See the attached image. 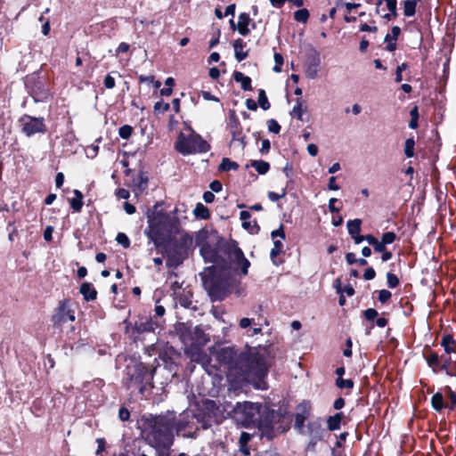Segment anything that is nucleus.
Returning a JSON list of instances; mask_svg holds the SVG:
<instances>
[{
  "instance_id": "nucleus-58",
  "label": "nucleus",
  "mask_w": 456,
  "mask_h": 456,
  "mask_svg": "<svg viewBox=\"0 0 456 456\" xmlns=\"http://www.w3.org/2000/svg\"><path fill=\"white\" fill-rule=\"evenodd\" d=\"M282 252L277 250L276 248H272L270 252V258L274 265H280L283 261L278 260V256Z\"/></svg>"
},
{
  "instance_id": "nucleus-46",
  "label": "nucleus",
  "mask_w": 456,
  "mask_h": 456,
  "mask_svg": "<svg viewBox=\"0 0 456 456\" xmlns=\"http://www.w3.org/2000/svg\"><path fill=\"white\" fill-rule=\"evenodd\" d=\"M170 110V104L167 102H164L163 100H160L155 102L153 106V110L156 115L163 114Z\"/></svg>"
},
{
  "instance_id": "nucleus-47",
  "label": "nucleus",
  "mask_w": 456,
  "mask_h": 456,
  "mask_svg": "<svg viewBox=\"0 0 456 456\" xmlns=\"http://www.w3.org/2000/svg\"><path fill=\"white\" fill-rule=\"evenodd\" d=\"M378 293V300L382 304H387L392 297V293L387 289H380L376 291Z\"/></svg>"
},
{
  "instance_id": "nucleus-38",
  "label": "nucleus",
  "mask_w": 456,
  "mask_h": 456,
  "mask_svg": "<svg viewBox=\"0 0 456 456\" xmlns=\"http://www.w3.org/2000/svg\"><path fill=\"white\" fill-rule=\"evenodd\" d=\"M306 110V107L303 108V101L301 98L296 100V105L293 107L290 115L297 118L298 120L303 119V114Z\"/></svg>"
},
{
  "instance_id": "nucleus-33",
  "label": "nucleus",
  "mask_w": 456,
  "mask_h": 456,
  "mask_svg": "<svg viewBox=\"0 0 456 456\" xmlns=\"http://www.w3.org/2000/svg\"><path fill=\"white\" fill-rule=\"evenodd\" d=\"M442 390L444 391V395L449 399V402H446V409L454 411L456 407V392H454L449 386H445Z\"/></svg>"
},
{
  "instance_id": "nucleus-8",
  "label": "nucleus",
  "mask_w": 456,
  "mask_h": 456,
  "mask_svg": "<svg viewBox=\"0 0 456 456\" xmlns=\"http://www.w3.org/2000/svg\"><path fill=\"white\" fill-rule=\"evenodd\" d=\"M185 129L190 133L185 134L181 132L175 143V150L183 155L205 153L210 150V144L197 134L190 126L184 124Z\"/></svg>"
},
{
  "instance_id": "nucleus-14",
  "label": "nucleus",
  "mask_w": 456,
  "mask_h": 456,
  "mask_svg": "<svg viewBox=\"0 0 456 456\" xmlns=\"http://www.w3.org/2000/svg\"><path fill=\"white\" fill-rule=\"evenodd\" d=\"M75 320V312L69 308V300L66 298L61 300L51 317L53 327L60 329L68 321L74 322Z\"/></svg>"
},
{
  "instance_id": "nucleus-36",
  "label": "nucleus",
  "mask_w": 456,
  "mask_h": 456,
  "mask_svg": "<svg viewBox=\"0 0 456 456\" xmlns=\"http://www.w3.org/2000/svg\"><path fill=\"white\" fill-rule=\"evenodd\" d=\"M239 164L235 161L231 160L229 158H223L219 167L218 171L220 172H229L231 170H238Z\"/></svg>"
},
{
  "instance_id": "nucleus-49",
  "label": "nucleus",
  "mask_w": 456,
  "mask_h": 456,
  "mask_svg": "<svg viewBox=\"0 0 456 456\" xmlns=\"http://www.w3.org/2000/svg\"><path fill=\"white\" fill-rule=\"evenodd\" d=\"M133 134V127L129 125H124L119 127L118 134L122 139H129Z\"/></svg>"
},
{
  "instance_id": "nucleus-13",
  "label": "nucleus",
  "mask_w": 456,
  "mask_h": 456,
  "mask_svg": "<svg viewBox=\"0 0 456 456\" xmlns=\"http://www.w3.org/2000/svg\"><path fill=\"white\" fill-rule=\"evenodd\" d=\"M213 231L215 230L213 229L209 232L208 229L203 228L198 232L195 237L196 245L200 247V253L205 263L216 259V244L211 246L208 242L210 235L215 237L212 233Z\"/></svg>"
},
{
  "instance_id": "nucleus-43",
  "label": "nucleus",
  "mask_w": 456,
  "mask_h": 456,
  "mask_svg": "<svg viewBox=\"0 0 456 456\" xmlns=\"http://www.w3.org/2000/svg\"><path fill=\"white\" fill-rule=\"evenodd\" d=\"M15 220L9 221L6 226V229L10 231L8 234V240L11 242L14 241L17 238H19V230L15 226Z\"/></svg>"
},
{
  "instance_id": "nucleus-57",
  "label": "nucleus",
  "mask_w": 456,
  "mask_h": 456,
  "mask_svg": "<svg viewBox=\"0 0 456 456\" xmlns=\"http://www.w3.org/2000/svg\"><path fill=\"white\" fill-rule=\"evenodd\" d=\"M271 237L274 240L277 237H280L282 240H285L286 234L284 231V226L282 224H280V227L271 232Z\"/></svg>"
},
{
  "instance_id": "nucleus-52",
  "label": "nucleus",
  "mask_w": 456,
  "mask_h": 456,
  "mask_svg": "<svg viewBox=\"0 0 456 456\" xmlns=\"http://www.w3.org/2000/svg\"><path fill=\"white\" fill-rule=\"evenodd\" d=\"M273 58H274L275 65L273 66V70L274 72L279 73L281 71V66L283 65V61H284L283 56L279 53H274Z\"/></svg>"
},
{
  "instance_id": "nucleus-53",
  "label": "nucleus",
  "mask_w": 456,
  "mask_h": 456,
  "mask_svg": "<svg viewBox=\"0 0 456 456\" xmlns=\"http://www.w3.org/2000/svg\"><path fill=\"white\" fill-rule=\"evenodd\" d=\"M407 69H408V63L407 62H403V63H401L400 65L397 66L396 70H395V83L402 82V80H403L402 73H403V71H404Z\"/></svg>"
},
{
  "instance_id": "nucleus-34",
  "label": "nucleus",
  "mask_w": 456,
  "mask_h": 456,
  "mask_svg": "<svg viewBox=\"0 0 456 456\" xmlns=\"http://www.w3.org/2000/svg\"><path fill=\"white\" fill-rule=\"evenodd\" d=\"M193 214L196 216V218L201 220H208L211 216L209 209L201 202H198L196 204L195 208L193 210Z\"/></svg>"
},
{
  "instance_id": "nucleus-27",
  "label": "nucleus",
  "mask_w": 456,
  "mask_h": 456,
  "mask_svg": "<svg viewBox=\"0 0 456 456\" xmlns=\"http://www.w3.org/2000/svg\"><path fill=\"white\" fill-rule=\"evenodd\" d=\"M79 292L82 294L84 300L87 302L97 298V290L90 282H83L79 288Z\"/></svg>"
},
{
  "instance_id": "nucleus-28",
  "label": "nucleus",
  "mask_w": 456,
  "mask_h": 456,
  "mask_svg": "<svg viewBox=\"0 0 456 456\" xmlns=\"http://www.w3.org/2000/svg\"><path fill=\"white\" fill-rule=\"evenodd\" d=\"M444 393L440 391L435 393L430 400L432 408L437 411L442 412L444 409L447 408L446 402L444 400Z\"/></svg>"
},
{
  "instance_id": "nucleus-51",
  "label": "nucleus",
  "mask_w": 456,
  "mask_h": 456,
  "mask_svg": "<svg viewBox=\"0 0 456 456\" xmlns=\"http://www.w3.org/2000/svg\"><path fill=\"white\" fill-rule=\"evenodd\" d=\"M397 239L396 234L394 232H384L381 236V240L386 244L389 245L394 243Z\"/></svg>"
},
{
  "instance_id": "nucleus-31",
  "label": "nucleus",
  "mask_w": 456,
  "mask_h": 456,
  "mask_svg": "<svg viewBox=\"0 0 456 456\" xmlns=\"http://www.w3.org/2000/svg\"><path fill=\"white\" fill-rule=\"evenodd\" d=\"M73 193L75 197L69 200L70 208L74 212L79 213L81 212L84 205V195L79 190L77 189L73 191Z\"/></svg>"
},
{
  "instance_id": "nucleus-18",
  "label": "nucleus",
  "mask_w": 456,
  "mask_h": 456,
  "mask_svg": "<svg viewBox=\"0 0 456 456\" xmlns=\"http://www.w3.org/2000/svg\"><path fill=\"white\" fill-rule=\"evenodd\" d=\"M228 126L232 134V142L238 141L240 143L241 148L244 149L247 145V137L243 134L240 119L233 110H230Z\"/></svg>"
},
{
  "instance_id": "nucleus-32",
  "label": "nucleus",
  "mask_w": 456,
  "mask_h": 456,
  "mask_svg": "<svg viewBox=\"0 0 456 456\" xmlns=\"http://www.w3.org/2000/svg\"><path fill=\"white\" fill-rule=\"evenodd\" d=\"M134 185L139 189L140 191H143L148 187L149 177L147 172L140 170L137 178L134 179Z\"/></svg>"
},
{
  "instance_id": "nucleus-37",
  "label": "nucleus",
  "mask_w": 456,
  "mask_h": 456,
  "mask_svg": "<svg viewBox=\"0 0 456 456\" xmlns=\"http://www.w3.org/2000/svg\"><path fill=\"white\" fill-rule=\"evenodd\" d=\"M362 221L360 218H355L353 220H348L346 223V227L348 230L349 235H357L361 232Z\"/></svg>"
},
{
  "instance_id": "nucleus-6",
  "label": "nucleus",
  "mask_w": 456,
  "mask_h": 456,
  "mask_svg": "<svg viewBox=\"0 0 456 456\" xmlns=\"http://www.w3.org/2000/svg\"><path fill=\"white\" fill-rule=\"evenodd\" d=\"M156 367L151 369L143 362L135 363L132 367H126V378L123 379V385L131 395H140L141 397H146L151 394L153 388V376Z\"/></svg>"
},
{
  "instance_id": "nucleus-9",
  "label": "nucleus",
  "mask_w": 456,
  "mask_h": 456,
  "mask_svg": "<svg viewBox=\"0 0 456 456\" xmlns=\"http://www.w3.org/2000/svg\"><path fill=\"white\" fill-rule=\"evenodd\" d=\"M192 243V238L188 233L181 235L178 239H170L169 242L161 248L167 254V265L176 268L188 257V250Z\"/></svg>"
},
{
  "instance_id": "nucleus-5",
  "label": "nucleus",
  "mask_w": 456,
  "mask_h": 456,
  "mask_svg": "<svg viewBox=\"0 0 456 456\" xmlns=\"http://www.w3.org/2000/svg\"><path fill=\"white\" fill-rule=\"evenodd\" d=\"M148 224L145 234L157 248L167 244L178 230V220L163 212L149 216Z\"/></svg>"
},
{
  "instance_id": "nucleus-1",
  "label": "nucleus",
  "mask_w": 456,
  "mask_h": 456,
  "mask_svg": "<svg viewBox=\"0 0 456 456\" xmlns=\"http://www.w3.org/2000/svg\"><path fill=\"white\" fill-rule=\"evenodd\" d=\"M216 359L226 370L230 389L238 391L248 385L256 390L269 388L267 378L274 360L271 346H247L242 352L227 346L218 351Z\"/></svg>"
},
{
  "instance_id": "nucleus-40",
  "label": "nucleus",
  "mask_w": 456,
  "mask_h": 456,
  "mask_svg": "<svg viewBox=\"0 0 456 456\" xmlns=\"http://www.w3.org/2000/svg\"><path fill=\"white\" fill-rule=\"evenodd\" d=\"M335 385L339 389L346 388V389H348L349 391H351L354 388V382L350 379H345L343 378H337V379L335 381ZM349 394H350V392L346 393V395H349Z\"/></svg>"
},
{
  "instance_id": "nucleus-22",
  "label": "nucleus",
  "mask_w": 456,
  "mask_h": 456,
  "mask_svg": "<svg viewBox=\"0 0 456 456\" xmlns=\"http://www.w3.org/2000/svg\"><path fill=\"white\" fill-rule=\"evenodd\" d=\"M299 408H301V411L296 413L294 426L295 428L301 429L305 426V420L311 415L310 403H304L299 405Z\"/></svg>"
},
{
  "instance_id": "nucleus-60",
  "label": "nucleus",
  "mask_w": 456,
  "mask_h": 456,
  "mask_svg": "<svg viewBox=\"0 0 456 456\" xmlns=\"http://www.w3.org/2000/svg\"><path fill=\"white\" fill-rule=\"evenodd\" d=\"M118 418L121 421L128 420L130 418L129 410L125 406L120 407L118 411Z\"/></svg>"
},
{
  "instance_id": "nucleus-11",
  "label": "nucleus",
  "mask_w": 456,
  "mask_h": 456,
  "mask_svg": "<svg viewBox=\"0 0 456 456\" xmlns=\"http://www.w3.org/2000/svg\"><path fill=\"white\" fill-rule=\"evenodd\" d=\"M261 410L262 403H260L243 402L237 403L233 411L235 415L240 417L245 425L257 426Z\"/></svg>"
},
{
  "instance_id": "nucleus-24",
  "label": "nucleus",
  "mask_w": 456,
  "mask_h": 456,
  "mask_svg": "<svg viewBox=\"0 0 456 456\" xmlns=\"http://www.w3.org/2000/svg\"><path fill=\"white\" fill-rule=\"evenodd\" d=\"M379 315V313L374 308H368L364 311H362V316L365 318L366 321H374L376 319V325L379 328H384L388 323V319L385 317H379L377 318Z\"/></svg>"
},
{
  "instance_id": "nucleus-21",
  "label": "nucleus",
  "mask_w": 456,
  "mask_h": 456,
  "mask_svg": "<svg viewBox=\"0 0 456 456\" xmlns=\"http://www.w3.org/2000/svg\"><path fill=\"white\" fill-rule=\"evenodd\" d=\"M251 24V27L253 29L256 28V23H251V19L249 17V14L247 12H241L239 15V20L237 23V30L238 32L243 36L246 37L250 33V29L248 26Z\"/></svg>"
},
{
  "instance_id": "nucleus-59",
  "label": "nucleus",
  "mask_w": 456,
  "mask_h": 456,
  "mask_svg": "<svg viewBox=\"0 0 456 456\" xmlns=\"http://www.w3.org/2000/svg\"><path fill=\"white\" fill-rule=\"evenodd\" d=\"M242 227L246 230L251 229V233H258L260 231V226L257 224V223L255 221L254 225L251 226V223L248 221L242 222Z\"/></svg>"
},
{
  "instance_id": "nucleus-61",
  "label": "nucleus",
  "mask_w": 456,
  "mask_h": 456,
  "mask_svg": "<svg viewBox=\"0 0 456 456\" xmlns=\"http://www.w3.org/2000/svg\"><path fill=\"white\" fill-rule=\"evenodd\" d=\"M115 195L119 200H127L130 197V192L126 189L118 188L116 190Z\"/></svg>"
},
{
  "instance_id": "nucleus-25",
  "label": "nucleus",
  "mask_w": 456,
  "mask_h": 456,
  "mask_svg": "<svg viewBox=\"0 0 456 456\" xmlns=\"http://www.w3.org/2000/svg\"><path fill=\"white\" fill-rule=\"evenodd\" d=\"M234 49V56L235 59L240 62L248 58L249 50L244 51V48L247 46L246 42L241 38H237L233 41L232 44Z\"/></svg>"
},
{
  "instance_id": "nucleus-3",
  "label": "nucleus",
  "mask_w": 456,
  "mask_h": 456,
  "mask_svg": "<svg viewBox=\"0 0 456 456\" xmlns=\"http://www.w3.org/2000/svg\"><path fill=\"white\" fill-rule=\"evenodd\" d=\"M212 233L216 239V259L206 263L214 264L221 271L247 275L250 262L246 258L242 249L235 240H226L217 231Z\"/></svg>"
},
{
  "instance_id": "nucleus-50",
  "label": "nucleus",
  "mask_w": 456,
  "mask_h": 456,
  "mask_svg": "<svg viewBox=\"0 0 456 456\" xmlns=\"http://www.w3.org/2000/svg\"><path fill=\"white\" fill-rule=\"evenodd\" d=\"M117 242L123 248H127L130 247L131 241L127 235L124 232H118L116 237Z\"/></svg>"
},
{
  "instance_id": "nucleus-54",
  "label": "nucleus",
  "mask_w": 456,
  "mask_h": 456,
  "mask_svg": "<svg viewBox=\"0 0 456 456\" xmlns=\"http://www.w3.org/2000/svg\"><path fill=\"white\" fill-rule=\"evenodd\" d=\"M267 127H268L269 132L273 133L275 134H278L281 129L279 123L273 118L267 120Z\"/></svg>"
},
{
  "instance_id": "nucleus-62",
  "label": "nucleus",
  "mask_w": 456,
  "mask_h": 456,
  "mask_svg": "<svg viewBox=\"0 0 456 456\" xmlns=\"http://www.w3.org/2000/svg\"><path fill=\"white\" fill-rule=\"evenodd\" d=\"M154 315L151 317L154 318V320H159L162 318L166 313L165 307L163 305H156L154 309Z\"/></svg>"
},
{
  "instance_id": "nucleus-45",
  "label": "nucleus",
  "mask_w": 456,
  "mask_h": 456,
  "mask_svg": "<svg viewBox=\"0 0 456 456\" xmlns=\"http://www.w3.org/2000/svg\"><path fill=\"white\" fill-rule=\"evenodd\" d=\"M309 16V11L305 8L299 9L294 12V20L302 23H306Z\"/></svg>"
},
{
  "instance_id": "nucleus-15",
  "label": "nucleus",
  "mask_w": 456,
  "mask_h": 456,
  "mask_svg": "<svg viewBox=\"0 0 456 456\" xmlns=\"http://www.w3.org/2000/svg\"><path fill=\"white\" fill-rule=\"evenodd\" d=\"M26 87L35 102H44L50 97V89L40 77H33L26 82Z\"/></svg>"
},
{
  "instance_id": "nucleus-30",
  "label": "nucleus",
  "mask_w": 456,
  "mask_h": 456,
  "mask_svg": "<svg viewBox=\"0 0 456 456\" xmlns=\"http://www.w3.org/2000/svg\"><path fill=\"white\" fill-rule=\"evenodd\" d=\"M233 79L240 83L241 89L244 91H251V78L248 76H245L242 72L235 70L232 74Z\"/></svg>"
},
{
  "instance_id": "nucleus-48",
  "label": "nucleus",
  "mask_w": 456,
  "mask_h": 456,
  "mask_svg": "<svg viewBox=\"0 0 456 456\" xmlns=\"http://www.w3.org/2000/svg\"><path fill=\"white\" fill-rule=\"evenodd\" d=\"M387 284L388 288L395 289L399 286V278L393 273L388 272L387 273Z\"/></svg>"
},
{
  "instance_id": "nucleus-29",
  "label": "nucleus",
  "mask_w": 456,
  "mask_h": 456,
  "mask_svg": "<svg viewBox=\"0 0 456 456\" xmlns=\"http://www.w3.org/2000/svg\"><path fill=\"white\" fill-rule=\"evenodd\" d=\"M441 346L444 347L446 354L456 353V340L452 334H444L441 340Z\"/></svg>"
},
{
  "instance_id": "nucleus-10",
  "label": "nucleus",
  "mask_w": 456,
  "mask_h": 456,
  "mask_svg": "<svg viewBox=\"0 0 456 456\" xmlns=\"http://www.w3.org/2000/svg\"><path fill=\"white\" fill-rule=\"evenodd\" d=\"M18 125L21 134L27 137L35 134H45L47 132L45 120L43 117H34L28 114H23L18 119Z\"/></svg>"
},
{
  "instance_id": "nucleus-17",
  "label": "nucleus",
  "mask_w": 456,
  "mask_h": 456,
  "mask_svg": "<svg viewBox=\"0 0 456 456\" xmlns=\"http://www.w3.org/2000/svg\"><path fill=\"white\" fill-rule=\"evenodd\" d=\"M159 358L162 362L165 369L173 376L177 375L179 361L182 358L181 353L173 346H167L159 353Z\"/></svg>"
},
{
  "instance_id": "nucleus-26",
  "label": "nucleus",
  "mask_w": 456,
  "mask_h": 456,
  "mask_svg": "<svg viewBox=\"0 0 456 456\" xmlns=\"http://www.w3.org/2000/svg\"><path fill=\"white\" fill-rule=\"evenodd\" d=\"M345 415L342 411L336 412L334 415L329 416L326 419V426L329 431H336L340 429Z\"/></svg>"
},
{
  "instance_id": "nucleus-35",
  "label": "nucleus",
  "mask_w": 456,
  "mask_h": 456,
  "mask_svg": "<svg viewBox=\"0 0 456 456\" xmlns=\"http://www.w3.org/2000/svg\"><path fill=\"white\" fill-rule=\"evenodd\" d=\"M420 0H405L403 3V15L405 17H412L416 13L418 2Z\"/></svg>"
},
{
  "instance_id": "nucleus-2",
  "label": "nucleus",
  "mask_w": 456,
  "mask_h": 456,
  "mask_svg": "<svg viewBox=\"0 0 456 456\" xmlns=\"http://www.w3.org/2000/svg\"><path fill=\"white\" fill-rule=\"evenodd\" d=\"M175 411H166L159 415L143 416L142 432L145 441L157 450L168 451L175 442Z\"/></svg>"
},
{
  "instance_id": "nucleus-41",
  "label": "nucleus",
  "mask_w": 456,
  "mask_h": 456,
  "mask_svg": "<svg viewBox=\"0 0 456 456\" xmlns=\"http://www.w3.org/2000/svg\"><path fill=\"white\" fill-rule=\"evenodd\" d=\"M257 104L260 106L261 109L264 110H267L271 108V104L268 101V98L266 96V93L264 89L258 90V99H257Z\"/></svg>"
},
{
  "instance_id": "nucleus-4",
  "label": "nucleus",
  "mask_w": 456,
  "mask_h": 456,
  "mask_svg": "<svg viewBox=\"0 0 456 456\" xmlns=\"http://www.w3.org/2000/svg\"><path fill=\"white\" fill-rule=\"evenodd\" d=\"M205 271L206 274L201 277L202 285L211 302L223 301L233 292L240 296L237 289L240 281L231 273L221 271L216 266H208Z\"/></svg>"
},
{
  "instance_id": "nucleus-55",
  "label": "nucleus",
  "mask_w": 456,
  "mask_h": 456,
  "mask_svg": "<svg viewBox=\"0 0 456 456\" xmlns=\"http://www.w3.org/2000/svg\"><path fill=\"white\" fill-rule=\"evenodd\" d=\"M286 194H287V187H285L281 190V193H277L274 191H268L267 196L271 201L275 202V201H278L279 200L284 198L286 196Z\"/></svg>"
},
{
  "instance_id": "nucleus-56",
  "label": "nucleus",
  "mask_w": 456,
  "mask_h": 456,
  "mask_svg": "<svg viewBox=\"0 0 456 456\" xmlns=\"http://www.w3.org/2000/svg\"><path fill=\"white\" fill-rule=\"evenodd\" d=\"M252 439V435L246 432V431H242L240 433V439H239V445H248V443L251 441Z\"/></svg>"
},
{
  "instance_id": "nucleus-20",
  "label": "nucleus",
  "mask_w": 456,
  "mask_h": 456,
  "mask_svg": "<svg viewBox=\"0 0 456 456\" xmlns=\"http://www.w3.org/2000/svg\"><path fill=\"white\" fill-rule=\"evenodd\" d=\"M160 325V321L154 320L152 317L141 318L140 321L135 322L133 327V334L140 335L142 333L154 332Z\"/></svg>"
},
{
  "instance_id": "nucleus-63",
  "label": "nucleus",
  "mask_w": 456,
  "mask_h": 456,
  "mask_svg": "<svg viewBox=\"0 0 456 456\" xmlns=\"http://www.w3.org/2000/svg\"><path fill=\"white\" fill-rule=\"evenodd\" d=\"M373 250L376 252V253H382L383 251H385V249H387V245L380 240H377L373 245Z\"/></svg>"
},
{
  "instance_id": "nucleus-7",
  "label": "nucleus",
  "mask_w": 456,
  "mask_h": 456,
  "mask_svg": "<svg viewBox=\"0 0 456 456\" xmlns=\"http://www.w3.org/2000/svg\"><path fill=\"white\" fill-rule=\"evenodd\" d=\"M175 433L178 436L195 438L198 432L207 429L203 417L200 414L194 413L191 410H186L175 418Z\"/></svg>"
},
{
  "instance_id": "nucleus-12",
  "label": "nucleus",
  "mask_w": 456,
  "mask_h": 456,
  "mask_svg": "<svg viewBox=\"0 0 456 456\" xmlns=\"http://www.w3.org/2000/svg\"><path fill=\"white\" fill-rule=\"evenodd\" d=\"M423 356L427 362L428 366L430 367L435 373L447 369V366H449L453 362L450 354H446L444 352L443 354L439 355L428 346L424 347Z\"/></svg>"
},
{
  "instance_id": "nucleus-19",
  "label": "nucleus",
  "mask_w": 456,
  "mask_h": 456,
  "mask_svg": "<svg viewBox=\"0 0 456 456\" xmlns=\"http://www.w3.org/2000/svg\"><path fill=\"white\" fill-rule=\"evenodd\" d=\"M321 64L320 53L315 48H311L305 55V76L314 79L317 77Z\"/></svg>"
},
{
  "instance_id": "nucleus-44",
  "label": "nucleus",
  "mask_w": 456,
  "mask_h": 456,
  "mask_svg": "<svg viewBox=\"0 0 456 456\" xmlns=\"http://www.w3.org/2000/svg\"><path fill=\"white\" fill-rule=\"evenodd\" d=\"M414 146H415V141L413 137H410L405 140L404 142V154L407 158H412L414 157Z\"/></svg>"
},
{
  "instance_id": "nucleus-42",
  "label": "nucleus",
  "mask_w": 456,
  "mask_h": 456,
  "mask_svg": "<svg viewBox=\"0 0 456 456\" xmlns=\"http://www.w3.org/2000/svg\"><path fill=\"white\" fill-rule=\"evenodd\" d=\"M21 204L20 202L17 200H13L11 205H8L7 203L3 202L0 205V212H19L20 210Z\"/></svg>"
},
{
  "instance_id": "nucleus-64",
  "label": "nucleus",
  "mask_w": 456,
  "mask_h": 456,
  "mask_svg": "<svg viewBox=\"0 0 456 456\" xmlns=\"http://www.w3.org/2000/svg\"><path fill=\"white\" fill-rule=\"evenodd\" d=\"M444 371L450 377H456V361H453Z\"/></svg>"
},
{
  "instance_id": "nucleus-39",
  "label": "nucleus",
  "mask_w": 456,
  "mask_h": 456,
  "mask_svg": "<svg viewBox=\"0 0 456 456\" xmlns=\"http://www.w3.org/2000/svg\"><path fill=\"white\" fill-rule=\"evenodd\" d=\"M250 166L255 167L259 175H265L270 170V164L265 160H252Z\"/></svg>"
},
{
  "instance_id": "nucleus-23",
  "label": "nucleus",
  "mask_w": 456,
  "mask_h": 456,
  "mask_svg": "<svg viewBox=\"0 0 456 456\" xmlns=\"http://www.w3.org/2000/svg\"><path fill=\"white\" fill-rule=\"evenodd\" d=\"M192 296V292L190 289L187 290L183 289L181 293L177 294V299L180 305L187 309L197 311L198 306L193 304Z\"/></svg>"
},
{
  "instance_id": "nucleus-16",
  "label": "nucleus",
  "mask_w": 456,
  "mask_h": 456,
  "mask_svg": "<svg viewBox=\"0 0 456 456\" xmlns=\"http://www.w3.org/2000/svg\"><path fill=\"white\" fill-rule=\"evenodd\" d=\"M282 417L283 416L280 411L271 409L266 405L262 404V410L258 419L257 427L260 429L273 431L275 428V425L281 420Z\"/></svg>"
}]
</instances>
